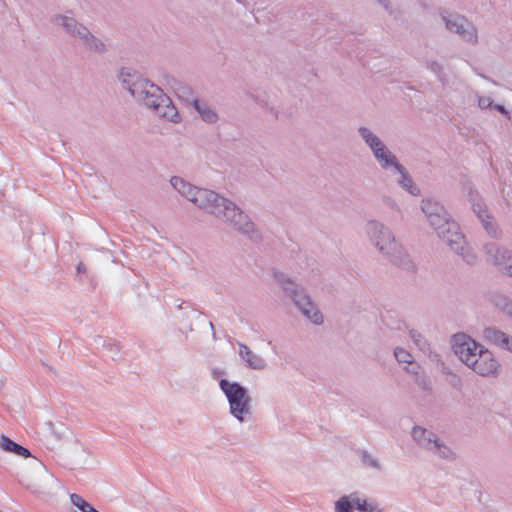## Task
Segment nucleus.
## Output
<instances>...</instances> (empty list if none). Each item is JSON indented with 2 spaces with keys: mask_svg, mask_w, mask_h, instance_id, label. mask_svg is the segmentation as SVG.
<instances>
[{
  "mask_svg": "<svg viewBox=\"0 0 512 512\" xmlns=\"http://www.w3.org/2000/svg\"><path fill=\"white\" fill-rule=\"evenodd\" d=\"M170 183L181 196L199 209L215 216L250 240H261V233L249 215L228 198L213 190L194 186L178 176H173Z\"/></svg>",
  "mask_w": 512,
  "mask_h": 512,
  "instance_id": "nucleus-1",
  "label": "nucleus"
},
{
  "mask_svg": "<svg viewBox=\"0 0 512 512\" xmlns=\"http://www.w3.org/2000/svg\"><path fill=\"white\" fill-rule=\"evenodd\" d=\"M420 207L429 226L436 232L437 236L454 253L461 256L463 261L469 265H474L477 262V255L468 246L459 225L451 218L445 207L433 198L422 199Z\"/></svg>",
  "mask_w": 512,
  "mask_h": 512,
  "instance_id": "nucleus-2",
  "label": "nucleus"
},
{
  "mask_svg": "<svg viewBox=\"0 0 512 512\" xmlns=\"http://www.w3.org/2000/svg\"><path fill=\"white\" fill-rule=\"evenodd\" d=\"M363 232L368 243L381 256L405 271H415L413 260L389 226L379 220L370 219L365 222Z\"/></svg>",
  "mask_w": 512,
  "mask_h": 512,
  "instance_id": "nucleus-3",
  "label": "nucleus"
},
{
  "mask_svg": "<svg viewBox=\"0 0 512 512\" xmlns=\"http://www.w3.org/2000/svg\"><path fill=\"white\" fill-rule=\"evenodd\" d=\"M133 89V97L142 102L158 117L174 124L181 122V116L170 97L163 89L150 80L140 81Z\"/></svg>",
  "mask_w": 512,
  "mask_h": 512,
  "instance_id": "nucleus-4",
  "label": "nucleus"
},
{
  "mask_svg": "<svg viewBox=\"0 0 512 512\" xmlns=\"http://www.w3.org/2000/svg\"><path fill=\"white\" fill-rule=\"evenodd\" d=\"M133 89V97L142 102L158 117L174 124L181 122V116L170 97L163 89L150 80L140 81Z\"/></svg>",
  "mask_w": 512,
  "mask_h": 512,
  "instance_id": "nucleus-5",
  "label": "nucleus"
},
{
  "mask_svg": "<svg viewBox=\"0 0 512 512\" xmlns=\"http://www.w3.org/2000/svg\"><path fill=\"white\" fill-rule=\"evenodd\" d=\"M273 276L285 293L293 300L304 317L315 325H321L323 323V314L304 288L297 285L283 272L275 271Z\"/></svg>",
  "mask_w": 512,
  "mask_h": 512,
  "instance_id": "nucleus-6",
  "label": "nucleus"
},
{
  "mask_svg": "<svg viewBox=\"0 0 512 512\" xmlns=\"http://www.w3.org/2000/svg\"><path fill=\"white\" fill-rule=\"evenodd\" d=\"M219 388L225 395L230 414L240 423L247 422L252 415V398L248 390L236 381L220 379Z\"/></svg>",
  "mask_w": 512,
  "mask_h": 512,
  "instance_id": "nucleus-7",
  "label": "nucleus"
},
{
  "mask_svg": "<svg viewBox=\"0 0 512 512\" xmlns=\"http://www.w3.org/2000/svg\"><path fill=\"white\" fill-rule=\"evenodd\" d=\"M411 435L420 447L433 453L435 456L445 460H452L454 458L451 448L441 441L434 432L421 426H415L412 429Z\"/></svg>",
  "mask_w": 512,
  "mask_h": 512,
  "instance_id": "nucleus-8",
  "label": "nucleus"
},
{
  "mask_svg": "<svg viewBox=\"0 0 512 512\" xmlns=\"http://www.w3.org/2000/svg\"><path fill=\"white\" fill-rule=\"evenodd\" d=\"M441 18L446 29L457 34L464 42L476 45L478 43V32L475 25L464 16L457 13H442Z\"/></svg>",
  "mask_w": 512,
  "mask_h": 512,
  "instance_id": "nucleus-9",
  "label": "nucleus"
},
{
  "mask_svg": "<svg viewBox=\"0 0 512 512\" xmlns=\"http://www.w3.org/2000/svg\"><path fill=\"white\" fill-rule=\"evenodd\" d=\"M483 253L487 262L500 272L512 278V251L494 242L483 245Z\"/></svg>",
  "mask_w": 512,
  "mask_h": 512,
  "instance_id": "nucleus-10",
  "label": "nucleus"
},
{
  "mask_svg": "<svg viewBox=\"0 0 512 512\" xmlns=\"http://www.w3.org/2000/svg\"><path fill=\"white\" fill-rule=\"evenodd\" d=\"M469 369L482 377H497L501 364L493 352L484 347L478 351L476 358L469 364Z\"/></svg>",
  "mask_w": 512,
  "mask_h": 512,
  "instance_id": "nucleus-11",
  "label": "nucleus"
},
{
  "mask_svg": "<svg viewBox=\"0 0 512 512\" xmlns=\"http://www.w3.org/2000/svg\"><path fill=\"white\" fill-rule=\"evenodd\" d=\"M452 348L455 355L467 367L476 358L478 351L484 348L469 335L464 333L455 334L452 338Z\"/></svg>",
  "mask_w": 512,
  "mask_h": 512,
  "instance_id": "nucleus-12",
  "label": "nucleus"
},
{
  "mask_svg": "<svg viewBox=\"0 0 512 512\" xmlns=\"http://www.w3.org/2000/svg\"><path fill=\"white\" fill-rule=\"evenodd\" d=\"M50 20L55 26L61 27L71 37L78 39L83 46L91 35L89 29L73 17L55 14Z\"/></svg>",
  "mask_w": 512,
  "mask_h": 512,
  "instance_id": "nucleus-13",
  "label": "nucleus"
},
{
  "mask_svg": "<svg viewBox=\"0 0 512 512\" xmlns=\"http://www.w3.org/2000/svg\"><path fill=\"white\" fill-rule=\"evenodd\" d=\"M469 200L474 213L482 223L483 228L493 238L500 236V231L494 221V218L488 213L486 205L478 197L477 192L469 191Z\"/></svg>",
  "mask_w": 512,
  "mask_h": 512,
  "instance_id": "nucleus-14",
  "label": "nucleus"
},
{
  "mask_svg": "<svg viewBox=\"0 0 512 512\" xmlns=\"http://www.w3.org/2000/svg\"><path fill=\"white\" fill-rule=\"evenodd\" d=\"M482 338L501 350L512 353V336L495 327H486L482 331Z\"/></svg>",
  "mask_w": 512,
  "mask_h": 512,
  "instance_id": "nucleus-15",
  "label": "nucleus"
},
{
  "mask_svg": "<svg viewBox=\"0 0 512 512\" xmlns=\"http://www.w3.org/2000/svg\"><path fill=\"white\" fill-rule=\"evenodd\" d=\"M238 355L245 367L251 370L262 371L267 369L268 363L261 355L252 351L246 344L238 342Z\"/></svg>",
  "mask_w": 512,
  "mask_h": 512,
  "instance_id": "nucleus-16",
  "label": "nucleus"
},
{
  "mask_svg": "<svg viewBox=\"0 0 512 512\" xmlns=\"http://www.w3.org/2000/svg\"><path fill=\"white\" fill-rule=\"evenodd\" d=\"M374 159L384 171H393L394 169H401V163L397 156L386 146L377 150L373 154Z\"/></svg>",
  "mask_w": 512,
  "mask_h": 512,
  "instance_id": "nucleus-17",
  "label": "nucleus"
},
{
  "mask_svg": "<svg viewBox=\"0 0 512 512\" xmlns=\"http://www.w3.org/2000/svg\"><path fill=\"white\" fill-rule=\"evenodd\" d=\"M358 134L365 145L370 149L372 154L386 146L383 140L374 131L366 126L359 127Z\"/></svg>",
  "mask_w": 512,
  "mask_h": 512,
  "instance_id": "nucleus-18",
  "label": "nucleus"
},
{
  "mask_svg": "<svg viewBox=\"0 0 512 512\" xmlns=\"http://www.w3.org/2000/svg\"><path fill=\"white\" fill-rule=\"evenodd\" d=\"M191 105L204 122L214 124L218 121L217 112L205 100L192 99Z\"/></svg>",
  "mask_w": 512,
  "mask_h": 512,
  "instance_id": "nucleus-19",
  "label": "nucleus"
},
{
  "mask_svg": "<svg viewBox=\"0 0 512 512\" xmlns=\"http://www.w3.org/2000/svg\"><path fill=\"white\" fill-rule=\"evenodd\" d=\"M360 493L352 492L342 495L334 504V512H354L358 510Z\"/></svg>",
  "mask_w": 512,
  "mask_h": 512,
  "instance_id": "nucleus-20",
  "label": "nucleus"
},
{
  "mask_svg": "<svg viewBox=\"0 0 512 512\" xmlns=\"http://www.w3.org/2000/svg\"><path fill=\"white\" fill-rule=\"evenodd\" d=\"M119 80L124 89L129 91V93L133 96V89L137 84H140V81H147L148 79L141 77L135 71L129 68H123L119 74Z\"/></svg>",
  "mask_w": 512,
  "mask_h": 512,
  "instance_id": "nucleus-21",
  "label": "nucleus"
},
{
  "mask_svg": "<svg viewBox=\"0 0 512 512\" xmlns=\"http://www.w3.org/2000/svg\"><path fill=\"white\" fill-rule=\"evenodd\" d=\"M391 173L399 174L397 182L408 193H410L413 196H418L420 194L419 187L414 183L412 177L409 175V173L402 164L401 169H394L393 171H391Z\"/></svg>",
  "mask_w": 512,
  "mask_h": 512,
  "instance_id": "nucleus-22",
  "label": "nucleus"
},
{
  "mask_svg": "<svg viewBox=\"0 0 512 512\" xmlns=\"http://www.w3.org/2000/svg\"><path fill=\"white\" fill-rule=\"evenodd\" d=\"M164 78H165L166 84L174 90V92L176 93V95L179 98L185 100L190 105H191L192 99H196L193 96L191 88L188 87L187 85L177 81L175 78H173L169 75H164Z\"/></svg>",
  "mask_w": 512,
  "mask_h": 512,
  "instance_id": "nucleus-23",
  "label": "nucleus"
},
{
  "mask_svg": "<svg viewBox=\"0 0 512 512\" xmlns=\"http://www.w3.org/2000/svg\"><path fill=\"white\" fill-rule=\"evenodd\" d=\"M405 370L406 372L414 375V381L418 387H420L423 390H429L431 388L430 378L424 373V371L421 369L419 365L406 367Z\"/></svg>",
  "mask_w": 512,
  "mask_h": 512,
  "instance_id": "nucleus-24",
  "label": "nucleus"
},
{
  "mask_svg": "<svg viewBox=\"0 0 512 512\" xmlns=\"http://www.w3.org/2000/svg\"><path fill=\"white\" fill-rule=\"evenodd\" d=\"M0 446L3 450L13 452L16 455L22 456L24 458H28L31 456V453L27 448L17 444L16 442L12 441L10 438L4 435L1 437Z\"/></svg>",
  "mask_w": 512,
  "mask_h": 512,
  "instance_id": "nucleus-25",
  "label": "nucleus"
},
{
  "mask_svg": "<svg viewBox=\"0 0 512 512\" xmlns=\"http://www.w3.org/2000/svg\"><path fill=\"white\" fill-rule=\"evenodd\" d=\"M492 303L496 308L504 314L512 318V299L503 294H495L492 296Z\"/></svg>",
  "mask_w": 512,
  "mask_h": 512,
  "instance_id": "nucleus-26",
  "label": "nucleus"
},
{
  "mask_svg": "<svg viewBox=\"0 0 512 512\" xmlns=\"http://www.w3.org/2000/svg\"><path fill=\"white\" fill-rule=\"evenodd\" d=\"M84 47L87 50L98 54H104L108 51V45L106 44V42L92 33L88 37V40L84 44Z\"/></svg>",
  "mask_w": 512,
  "mask_h": 512,
  "instance_id": "nucleus-27",
  "label": "nucleus"
},
{
  "mask_svg": "<svg viewBox=\"0 0 512 512\" xmlns=\"http://www.w3.org/2000/svg\"><path fill=\"white\" fill-rule=\"evenodd\" d=\"M410 338L415 344V346L424 354H429L431 352V348L426 339L416 330H410L409 332Z\"/></svg>",
  "mask_w": 512,
  "mask_h": 512,
  "instance_id": "nucleus-28",
  "label": "nucleus"
},
{
  "mask_svg": "<svg viewBox=\"0 0 512 512\" xmlns=\"http://www.w3.org/2000/svg\"><path fill=\"white\" fill-rule=\"evenodd\" d=\"M71 503L77 507L81 512H93L95 509L90 503H88L82 496L78 494L70 495Z\"/></svg>",
  "mask_w": 512,
  "mask_h": 512,
  "instance_id": "nucleus-29",
  "label": "nucleus"
},
{
  "mask_svg": "<svg viewBox=\"0 0 512 512\" xmlns=\"http://www.w3.org/2000/svg\"><path fill=\"white\" fill-rule=\"evenodd\" d=\"M394 356L399 363L408 364L409 365L408 367L417 365L416 363H414L413 356L407 350H405L403 348H400V347L395 348Z\"/></svg>",
  "mask_w": 512,
  "mask_h": 512,
  "instance_id": "nucleus-30",
  "label": "nucleus"
},
{
  "mask_svg": "<svg viewBox=\"0 0 512 512\" xmlns=\"http://www.w3.org/2000/svg\"><path fill=\"white\" fill-rule=\"evenodd\" d=\"M358 511L360 512H382L381 508L374 502H368L365 497H359Z\"/></svg>",
  "mask_w": 512,
  "mask_h": 512,
  "instance_id": "nucleus-31",
  "label": "nucleus"
},
{
  "mask_svg": "<svg viewBox=\"0 0 512 512\" xmlns=\"http://www.w3.org/2000/svg\"><path fill=\"white\" fill-rule=\"evenodd\" d=\"M443 373L446 375L447 382L453 387V388H460L462 385L461 378L454 372H452L450 369H444Z\"/></svg>",
  "mask_w": 512,
  "mask_h": 512,
  "instance_id": "nucleus-32",
  "label": "nucleus"
},
{
  "mask_svg": "<svg viewBox=\"0 0 512 512\" xmlns=\"http://www.w3.org/2000/svg\"><path fill=\"white\" fill-rule=\"evenodd\" d=\"M361 460H362L363 464L368 467H371L374 469H380L379 461L366 451L362 452Z\"/></svg>",
  "mask_w": 512,
  "mask_h": 512,
  "instance_id": "nucleus-33",
  "label": "nucleus"
},
{
  "mask_svg": "<svg viewBox=\"0 0 512 512\" xmlns=\"http://www.w3.org/2000/svg\"><path fill=\"white\" fill-rule=\"evenodd\" d=\"M210 374L213 380L220 381V379H224L223 376L226 374L225 370L219 367H213L210 370Z\"/></svg>",
  "mask_w": 512,
  "mask_h": 512,
  "instance_id": "nucleus-34",
  "label": "nucleus"
},
{
  "mask_svg": "<svg viewBox=\"0 0 512 512\" xmlns=\"http://www.w3.org/2000/svg\"><path fill=\"white\" fill-rule=\"evenodd\" d=\"M428 66H429L430 70L432 72H434L441 81H443V78H442V75H441L442 66L438 62H436V61L429 62Z\"/></svg>",
  "mask_w": 512,
  "mask_h": 512,
  "instance_id": "nucleus-35",
  "label": "nucleus"
},
{
  "mask_svg": "<svg viewBox=\"0 0 512 512\" xmlns=\"http://www.w3.org/2000/svg\"><path fill=\"white\" fill-rule=\"evenodd\" d=\"M104 346H106L111 351L112 358H116L119 356L120 348L116 343H112L111 341L106 343V341H104Z\"/></svg>",
  "mask_w": 512,
  "mask_h": 512,
  "instance_id": "nucleus-36",
  "label": "nucleus"
},
{
  "mask_svg": "<svg viewBox=\"0 0 512 512\" xmlns=\"http://www.w3.org/2000/svg\"><path fill=\"white\" fill-rule=\"evenodd\" d=\"M492 99L490 97L482 96L478 98V106L481 109H487L492 107Z\"/></svg>",
  "mask_w": 512,
  "mask_h": 512,
  "instance_id": "nucleus-37",
  "label": "nucleus"
},
{
  "mask_svg": "<svg viewBox=\"0 0 512 512\" xmlns=\"http://www.w3.org/2000/svg\"><path fill=\"white\" fill-rule=\"evenodd\" d=\"M377 1L384 7L385 10H387L391 14L393 13L388 0H377Z\"/></svg>",
  "mask_w": 512,
  "mask_h": 512,
  "instance_id": "nucleus-38",
  "label": "nucleus"
},
{
  "mask_svg": "<svg viewBox=\"0 0 512 512\" xmlns=\"http://www.w3.org/2000/svg\"><path fill=\"white\" fill-rule=\"evenodd\" d=\"M494 108L504 115L508 114L506 108L503 105H495Z\"/></svg>",
  "mask_w": 512,
  "mask_h": 512,
  "instance_id": "nucleus-39",
  "label": "nucleus"
},
{
  "mask_svg": "<svg viewBox=\"0 0 512 512\" xmlns=\"http://www.w3.org/2000/svg\"><path fill=\"white\" fill-rule=\"evenodd\" d=\"M77 272H78V274H82V273L86 272V267H85V265L82 262H80L77 265Z\"/></svg>",
  "mask_w": 512,
  "mask_h": 512,
  "instance_id": "nucleus-40",
  "label": "nucleus"
}]
</instances>
